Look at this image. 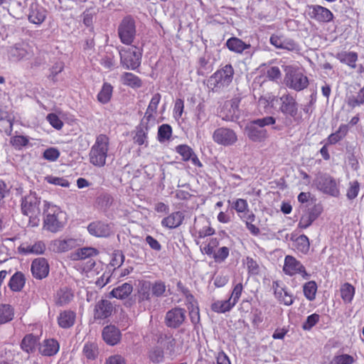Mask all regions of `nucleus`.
<instances>
[{"label":"nucleus","mask_w":364,"mask_h":364,"mask_svg":"<svg viewBox=\"0 0 364 364\" xmlns=\"http://www.w3.org/2000/svg\"><path fill=\"white\" fill-rule=\"evenodd\" d=\"M109 146V136L105 134H98L88 154L90 163L96 167H104L108 157Z\"/></svg>","instance_id":"f257e3e1"},{"label":"nucleus","mask_w":364,"mask_h":364,"mask_svg":"<svg viewBox=\"0 0 364 364\" xmlns=\"http://www.w3.org/2000/svg\"><path fill=\"white\" fill-rule=\"evenodd\" d=\"M234 69L231 64H227L217 70L208 79V86L213 91L228 86L234 77Z\"/></svg>","instance_id":"f03ea898"},{"label":"nucleus","mask_w":364,"mask_h":364,"mask_svg":"<svg viewBox=\"0 0 364 364\" xmlns=\"http://www.w3.org/2000/svg\"><path fill=\"white\" fill-rule=\"evenodd\" d=\"M119 53L120 64L123 68L135 70L140 67L142 51L137 46L122 47L119 49Z\"/></svg>","instance_id":"7ed1b4c3"},{"label":"nucleus","mask_w":364,"mask_h":364,"mask_svg":"<svg viewBox=\"0 0 364 364\" xmlns=\"http://www.w3.org/2000/svg\"><path fill=\"white\" fill-rule=\"evenodd\" d=\"M46 205L47 207V213L44 219V228L50 232H57L65 224V221L63 220L64 213L56 205L49 203Z\"/></svg>","instance_id":"20e7f679"},{"label":"nucleus","mask_w":364,"mask_h":364,"mask_svg":"<svg viewBox=\"0 0 364 364\" xmlns=\"http://www.w3.org/2000/svg\"><path fill=\"white\" fill-rule=\"evenodd\" d=\"M276 102L279 105V111L286 117L296 119L299 115V104L295 96L285 93L276 99Z\"/></svg>","instance_id":"39448f33"},{"label":"nucleus","mask_w":364,"mask_h":364,"mask_svg":"<svg viewBox=\"0 0 364 364\" xmlns=\"http://www.w3.org/2000/svg\"><path fill=\"white\" fill-rule=\"evenodd\" d=\"M285 84L286 85L294 90L297 92L306 89L309 84V79L298 68H290L285 75Z\"/></svg>","instance_id":"423d86ee"},{"label":"nucleus","mask_w":364,"mask_h":364,"mask_svg":"<svg viewBox=\"0 0 364 364\" xmlns=\"http://www.w3.org/2000/svg\"><path fill=\"white\" fill-rule=\"evenodd\" d=\"M117 33L123 44L131 46L136 33L134 20L131 16L124 17L118 26Z\"/></svg>","instance_id":"0eeeda50"},{"label":"nucleus","mask_w":364,"mask_h":364,"mask_svg":"<svg viewBox=\"0 0 364 364\" xmlns=\"http://www.w3.org/2000/svg\"><path fill=\"white\" fill-rule=\"evenodd\" d=\"M282 270L289 277L299 274L304 279H308L311 277L304 264L291 255L285 256Z\"/></svg>","instance_id":"6e6552de"},{"label":"nucleus","mask_w":364,"mask_h":364,"mask_svg":"<svg viewBox=\"0 0 364 364\" xmlns=\"http://www.w3.org/2000/svg\"><path fill=\"white\" fill-rule=\"evenodd\" d=\"M212 138L215 144L223 146H233L238 141L237 133L228 127L217 128L213 132Z\"/></svg>","instance_id":"1a4fd4ad"},{"label":"nucleus","mask_w":364,"mask_h":364,"mask_svg":"<svg viewBox=\"0 0 364 364\" xmlns=\"http://www.w3.org/2000/svg\"><path fill=\"white\" fill-rule=\"evenodd\" d=\"M317 188L322 193L332 197L338 198L341 195L339 184L329 175H323L318 178Z\"/></svg>","instance_id":"9d476101"},{"label":"nucleus","mask_w":364,"mask_h":364,"mask_svg":"<svg viewBox=\"0 0 364 364\" xmlns=\"http://www.w3.org/2000/svg\"><path fill=\"white\" fill-rule=\"evenodd\" d=\"M40 199L35 193H30L22 199L21 211L29 218L34 217L40 213Z\"/></svg>","instance_id":"9b49d317"},{"label":"nucleus","mask_w":364,"mask_h":364,"mask_svg":"<svg viewBox=\"0 0 364 364\" xmlns=\"http://www.w3.org/2000/svg\"><path fill=\"white\" fill-rule=\"evenodd\" d=\"M307 14L310 18L319 23H328L333 19V13L320 5H308Z\"/></svg>","instance_id":"f8f14e48"},{"label":"nucleus","mask_w":364,"mask_h":364,"mask_svg":"<svg viewBox=\"0 0 364 364\" xmlns=\"http://www.w3.org/2000/svg\"><path fill=\"white\" fill-rule=\"evenodd\" d=\"M193 231V235L195 237L197 245L200 244V240L212 236L215 232V229L211 226L210 222L205 218L195 221Z\"/></svg>","instance_id":"ddd939ff"},{"label":"nucleus","mask_w":364,"mask_h":364,"mask_svg":"<svg viewBox=\"0 0 364 364\" xmlns=\"http://www.w3.org/2000/svg\"><path fill=\"white\" fill-rule=\"evenodd\" d=\"M272 288L276 299L280 304L290 306L294 303L293 295L287 290V288L281 281H274Z\"/></svg>","instance_id":"4468645a"},{"label":"nucleus","mask_w":364,"mask_h":364,"mask_svg":"<svg viewBox=\"0 0 364 364\" xmlns=\"http://www.w3.org/2000/svg\"><path fill=\"white\" fill-rule=\"evenodd\" d=\"M33 277L36 279H43L48 277L50 267L47 259L38 257L33 260L31 266Z\"/></svg>","instance_id":"2eb2a0df"},{"label":"nucleus","mask_w":364,"mask_h":364,"mask_svg":"<svg viewBox=\"0 0 364 364\" xmlns=\"http://www.w3.org/2000/svg\"><path fill=\"white\" fill-rule=\"evenodd\" d=\"M186 311L181 308H174L168 311L165 317V323L168 327L178 328L185 320Z\"/></svg>","instance_id":"dca6fc26"},{"label":"nucleus","mask_w":364,"mask_h":364,"mask_svg":"<svg viewBox=\"0 0 364 364\" xmlns=\"http://www.w3.org/2000/svg\"><path fill=\"white\" fill-rule=\"evenodd\" d=\"M113 311L112 304L107 299L98 301L94 308L95 320H103L109 317Z\"/></svg>","instance_id":"f3484780"},{"label":"nucleus","mask_w":364,"mask_h":364,"mask_svg":"<svg viewBox=\"0 0 364 364\" xmlns=\"http://www.w3.org/2000/svg\"><path fill=\"white\" fill-rule=\"evenodd\" d=\"M89 233L98 237H108L112 230L109 224L102 221H94L87 226Z\"/></svg>","instance_id":"a211bd4d"},{"label":"nucleus","mask_w":364,"mask_h":364,"mask_svg":"<svg viewBox=\"0 0 364 364\" xmlns=\"http://www.w3.org/2000/svg\"><path fill=\"white\" fill-rule=\"evenodd\" d=\"M102 338L105 342L109 346H114L117 344L122 337V334L118 328L115 326L109 325L103 328Z\"/></svg>","instance_id":"6ab92c4d"},{"label":"nucleus","mask_w":364,"mask_h":364,"mask_svg":"<svg viewBox=\"0 0 364 364\" xmlns=\"http://www.w3.org/2000/svg\"><path fill=\"white\" fill-rule=\"evenodd\" d=\"M46 245L43 241H37L33 245L23 242L18 247V252L23 255H42L46 251Z\"/></svg>","instance_id":"aec40b11"},{"label":"nucleus","mask_w":364,"mask_h":364,"mask_svg":"<svg viewBox=\"0 0 364 364\" xmlns=\"http://www.w3.org/2000/svg\"><path fill=\"white\" fill-rule=\"evenodd\" d=\"M60 344L54 338L46 339L39 348L40 353L43 356H53L59 351Z\"/></svg>","instance_id":"412c9836"},{"label":"nucleus","mask_w":364,"mask_h":364,"mask_svg":"<svg viewBox=\"0 0 364 364\" xmlns=\"http://www.w3.org/2000/svg\"><path fill=\"white\" fill-rule=\"evenodd\" d=\"M184 220V215L182 212L176 211L169 214L163 218L161 225L169 229H174L179 227Z\"/></svg>","instance_id":"4be33fe9"},{"label":"nucleus","mask_w":364,"mask_h":364,"mask_svg":"<svg viewBox=\"0 0 364 364\" xmlns=\"http://www.w3.org/2000/svg\"><path fill=\"white\" fill-rule=\"evenodd\" d=\"M26 281L25 274L22 272L17 271L11 277L8 287L11 291L19 292L24 288Z\"/></svg>","instance_id":"5701e85b"},{"label":"nucleus","mask_w":364,"mask_h":364,"mask_svg":"<svg viewBox=\"0 0 364 364\" xmlns=\"http://www.w3.org/2000/svg\"><path fill=\"white\" fill-rule=\"evenodd\" d=\"M53 250L56 252H65L72 250L76 245V240L73 238L57 239L51 242Z\"/></svg>","instance_id":"b1692460"},{"label":"nucleus","mask_w":364,"mask_h":364,"mask_svg":"<svg viewBox=\"0 0 364 364\" xmlns=\"http://www.w3.org/2000/svg\"><path fill=\"white\" fill-rule=\"evenodd\" d=\"M121 82L127 87L133 89L140 88L142 85L141 79L135 74L129 72H124L120 76Z\"/></svg>","instance_id":"393cba45"},{"label":"nucleus","mask_w":364,"mask_h":364,"mask_svg":"<svg viewBox=\"0 0 364 364\" xmlns=\"http://www.w3.org/2000/svg\"><path fill=\"white\" fill-rule=\"evenodd\" d=\"M76 318V314L70 310H65L60 313L58 317V323L63 328L73 326Z\"/></svg>","instance_id":"a878e982"},{"label":"nucleus","mask_w":364,"mask_h":364,"mask_svg":"<svg viewBox=\"0 0 364 364\" xmlns=\"http://www.w3.org/2000/svg\"><path fill=\"white\" fill-rule=\"evenodd\" d=\"M225 46L230 51L236 53H242L243 51L250 48V44H247L237 37H231L228 39Z\"/></svg>","instance_id":"bb28decb"},{"label":"nucleus","mask_w":364,"mask_h":364,"mask_svg":"<svg viewBox=\"0 0 364 364\" xmlns=\"http://www.w3.org/2000/svg\"><path fill=\"white\" fill-rule=\"evenodd\" d=\"M148 126L139 125L136 127L133 136L134 142L139 146H148Z\"/></svg>","instance_id":"cd10ccee"},{"label":"nucleus","mask_w":364,"mask_h":364,"mask_svg":"<svg viewBox=\"0 0 364 364\" xmlns=\"http://www.w3.org/2000/svg\"><path fill=\"white\" fill-rule=\"evenodd\" d=\"M151 282L146 280L139 282L137 296L139 301H150L151 296Z\"/></svg>","instance_id":"c85d7f7f"},{"label":"nucleus","mask_w":364,"mask_h":364,"mask_svg":"<svg viewBox=\"0 0 364 364\" xmlns=\"http://www.w3.org/2000/svg\"><path fill=\"white\" fill-rule=\"evenodd\" d=\"M161 99V95L159 93H156L151 97L144 114V118L147 122L154 118L155 114L157 112L158 106L160 103Z\"/></svg>","instance_id":"c756f323"},{"label":"nucleus","mask_w":364,"mask_h":364,"mask_svg":"<svg viewBox=\"0 0 364 364\" xmlns=\"http://www.w3.org/2000/svg\"><path fill=\"white\" fill-rule=\"evenodd\" d=\"M38 340V338L33 333L27 334L21 341V348L23 351L28 353H33L36 348Z\"/></svg>","instance_id":"7c9ffc66"},{"label":"nucleus","mask_w":364,"mask_h":364,"mask_svg":"<svg viewBox=\"0 0 364 364\" xmlns=\"http://www.w3.org/2000/svg\"><path fill=\"white\" fill-rule=\"evenodd\" d=\"M133 287L129 283H124L122 285L114 288L111 292L110 295L112 297L124 299L127 298L132 292Z\"/></svg>","instance_id":"2f4dec72"},{"label":"nucleus","mask_w":364,"mask_h":364,"mask_svg":"<svg viewBox=\"0 0 364 364\" xmlns=\"http://www.w3.org/2000/svg\"><path fill=\"white\" fill-rule=\"evenodd\" d=\"M236 304L229 298L227 300H218L214 301L210 309L213 311L218 314H224L230 311Z\"/></svg>","instance_id":"473e14b6"},{"label":"nucleus","mask_w":364,"mask_h":364,"mask_svg":"<svg viewBox=\"0 0 364 364\" xmlns=\"http://www.w3.org/2000/svg\"><path fill=\"white\" fill-rule=\"evenodd\" d=\"M340 294L345 304H350L355 294V288L351 284L345 282L340 287Z\"/></svg>","instance_id":"72a5a7b5"},{"label":"nucleus","mask_w":364,"mask_h":364,"mask_svg":"<svg viewBox=\"0 0 364 364\" xmlns=\"http://www.w3.org/2000/svg\"><path fill=\"white\" fill-rule=\"evenodd\" d=\"M113 89V86L109 82H104L97 95L98 102L103 105L107 104L112 97Z\"/></svg>","instance_id":"f704fd0d"},{"label":"nucleus","mask_w":364,"mask_h":364,"mask_svg":"<svg viewBox=\"0 0 364 364\" xmlns=\"http://www.w3.org/2000/svg\"><path fill=\"white\" fill-rule=\"evenodd\" d=\"M219 245L220 239L217 237H211L203 242L200 245V249L203 254L210 257L216 250L215 249L219 246Z\"/></svg>","instance_id":"c9c22d12"},{"label":"nucleus","mask_w":364,"mask_h":364,"mask_svg":"<svg viewBox=\"0 0 364 364\" xmlns=\"http://www.w3.org/2000/svg\"><path fill=\"white\" fill-rule=\"evenodd\" d=\"M302 289L304 295L308 301L315 300L318 291V285L315 281L312 280L304 283Z\"/></svg>","instance_id":"e433bc0d"},{"label":"nucleus","mask_w":364,"mask_h":364,"mask_svg":"<svg viewBox=\"0 0 364 364\" xmlns=\"http://www.w3.org/2000/svg\"><path fill=\"white\" fill-rule=\"evenodd\" d=\"M255 215L253 213H247V215H241L240 218L245 223L247 229L253 235H258L260 232L259 228L253 223L255 221Z\"/></svg>","instance_id":"4c0bfd02"},{"label":"nucleus","mask_w":364,"mask_h":364,"mask_svg":"<svg viewBox=\"0 0 364 364\" xmlns=\"http://www.w3.org/2000/svg\"><path fill=\"white\" fill-rule=\"evenodd\" d=\"M243 263L245 265L247 274L250 276H256L259 274L261 272V267L256 259L250 256H247L244 259Z\"/></svg>","instance_id":"58836bf2"},{"label":"nucleus","mask_w":364,"mask_h":364,"mask_svg":"<svg viewBox=\"0 0 364 364\" xmlns=\"http://www.w3.org/2000/svg\"><path fill=\"white\" fill-rule=\"evenodd\" d=\"M14 317V309L9 304H0V324L6 323Z\"/></svg>","instance_id":"ea45409f"},{"label":"nucleus","mask_w":364,"mask_h":364,"mask_svg":"<svg viewBox=\"0 0 364 364\" xmlns=\"http://www.w3.org/2000/svg\"><path fill=\"white\" fill-rule=\"evenodd\" d=\"M337 58L341 63L348 65L352 68H355L358 54L355 52H344L338 53Z\"/></svg>","instance_id":"a19ab883"},{"label":"nucleus","mask_w":364,"mask_h":364,"mask_svg":"<svg viewBox=\"0 0 364 364\" xmlns=\"http://www.w3.org/2000/svg\"><path fill=\"white\" fill-rule=\"evenodd\" d=\"M173 129L170 124H163L158 128L157 140L160 143L169 141L172 136Z\"/></svg>","instance_id":"79ce46f5"},{"label":"nucleus","mask_w":364,"mask_h":364,"mask_svg":"<svg viewBox=\"0 0 364 364\" xmlns=\"http://www.w3.org/2000/svg\"><path fill=\"white\" fill-rule=\"evenodd\" d=\"M248 138L255 142L264 141L267 137V132L264 129L250 127L247 132Z\"/></svg>","instance_id":"37998d69"},{"label":"nucleus","mask_w":364,"mask_h":364,"mask_svg":"<svg viewBox=\"0 0 364 364\" xmlns=\"http://www.w3.org/2000/svg\"><path fill=\"white\" fill-rule=\"evenodd\" d=\"M82 353L87 360H95L98 355V347L94 342H87L82 349Z\"/></svg>","instance_id":"c03bdc74"},{"label":"nucleus","mask_w":364,"mask_h":364,"mask_svg":"<svg viewBox=\"0 0 364 364\" xmlns=\"http://www.w3.org/2000/svg\"><path fill=\"white\" fill-rule=\"evenodd\" d=\"M73 298V294L70 289H61L57 293L56 304L63 306L70 303Z\"/></svg>","instance_id":"a18cd8bd"},{"label":"nucleus","mask_w":364,"mask_h":364,"mask_svg":"<svg viewBox=\"0 0 364 364\" xmlns=\"http://www.w3.org/2000/svg\"><path fill=\"white\" fill-rule=\"evenodd\" d=\"M295 247L303 254L308 253L310 249V242L308 237L305 235H299L295 240Z\"/></svg>","instance_id":"49530a36"},{"label":"nucleus","mask_w":364,"mask_h":364,"mask_svg":"<svg viewBox=\"0 0 364 364\" xmlns=\"http://www.w3.org/2000/svg\"><path fill=\"white\" fill-rule=\"evenodd\" d=\"M232 208L235 210L237 213L240 215H247V213H252L249 210V205L247 200L243 198H237L232 203Z\"/></svg>","instance_id":"de8ad7c7"},{"label":"nucleus","mask_w":364,"mask_h":364,"mask_svg":"<svg viewBox=\"0 0 364 364\" xmlns=\"http://www.w3.org/2000/svg\"><path fill=\"white\" fill-rule=\"evenodd\" d=\"M46 18V11L38 9L32 10L28 16L29 21L37 25L41 24Z\"/></svg>","instance_id":"09e8293b"},{"label":"nucleus","mask_w":364,"mask_h":364,"mask_svg":"<svg viewBox=\"0 0 364 364\" xmlns=\"http://www.w3.org/2000/svg\"><path fill=\"white\" fill-rule=\"evenodd\" d=\"M230 255V248L221 247L216 250L210 256L216 263L224 262Z\"/></svg>","instance_id":"8fccbe9b"},{"label":"nucleus","mask_w":364,"mask_h":364,"mask_svg":"<svg viewBox=\"0 0 364 364\" xmlns=\"http://www.w3.org/2000/svg\"><path fill=\"white\" fill-rule=\"evenodd\" d=\"M175 150L182 157L185 162L190 161L191 156L194 153L193 149L187 144H179L176 146Z\"/></svg>","instance_id":"3c124183"},{"label":"nucleus","mask_w":364,"mask_h":364,"mask_svg":"<svg viewBox=\"0 0 364 364\" xmlns=\"http://www.w3.org/2000/svg\"><path fill=\"white\" fill-rule=\"evenodd\" d=\"M28 143V138L23 135H16L10 139V144L16 150L22 149V148L26 146Z\"/></svg>","instance_id":"603ef678"},{"label":"nucleus","mask_w":364,"mask_h":364,"mask_svg":"<svg viewBox=\"0 0 364 364\" xmlns=\"http://www.w3.org/2000/svg\"><path fill=\"white\" fill-rule=\"evenodd\" d=\"M360 183L357 180L349 182L346 190V197L348 200H352L356 198L360 192Z\"/></svg>","instance_id":"864d4df0"},{"label":"nucleus","mask_w":364,"mask_h":364,"mask_svg":"<svg viewBox=\"0 0 364 364\" xmlns=\"http://www.w3.org/2000/svg\"><path fill=\"white\" fill-rule=\"evenodd\" d=\"M166 289L165 282L161 280H157L153 284L151 283V296L154 297L162 296Z\"/></svg>","instance_id":"5fc2aeb1"},{"label":"nucleus","mask_w":364,"mask_h":364,"mask_svg":"<svg viewBox=\"0 0 364 364\" xmlns=\"http://www.w3.org/2000/svg\"><path fill=\"white\" fill-rule=\"evenodd\" d=\"M149 360L154 363H159L164 360V353L161 348L154 347L149 352Z\"/></svg>","instance_id":"6e6d98bb"},{"label":"nucleus","mask_w":364,"mask_h":364,"mask_svg":"<svg viewBox=\"0 0 364 364\" xmlns=\"http://www.w3.org/2000/svg\"><path fill=\"white\" fill-rule=\"evenodd\" d=\"M99 251L93 247H82L78 249L76 252V257L80 259H85L86 258H89L93 256L97 255Z\"/></svg>","instance_id":"4d7b16f0"},{"label":"nucleus","mask_w":364,"mask_h":364,"mask_svg":"<svg viewBox=\"0 0 364 364\" xmlns=\"http://www.w3.org/2000/svg\"><path fill=\"white\" fill-rule=\"evenodd\" d=\"M100 65L104 67L105 69L109 70H112L115 65V56L113 53H107L105 55L102 56L100 60Z\"/></svg>","instance_id":"13d9d810"},{"label":"nucleus","mask_w":364,"mask_h":364,"mask_svg":"<svg viewBox=\"0 0 364 364\" xmlns=\"http://www.w3.org/2000/svg\"><path fill=\"white\" fill-rule=\"evenodd\" d=\"M242 291H243L242 279H241L240 282H239L238 283H236V284H235V282H233V287H232V290L230 299L236 304L239 301Z\"/></svg>","instance_id":"bf43d9fd"},{"label":"nucleus","mask_w":364,"mask_h":364,"mask_svg":"<svg viewBox=\"0 0 364 364\" xmlns=\"http://www.w3.org/2000/svg\"><path fill=\"white\" fill-rule=\"evenodd\" d=\"M319 320L320 316L318 314H312L307 316L306 321L302 324V328L305 331H310L318 323Z\"/></svg>","instance_id":"052dcab7"},{"label":"nucleus","mask_w":364,"mask_h":364,"mask_svg":"<svg viewBox=\"0 0 364 364\" xmlns=\"http://www.w3.org/2000/svg\"><path fill=\"white\" fill-rule=\"evenodd\" d=\"M363 104H364V87L358 91L355 97L349 98L348 100V105L353 108Z\"/></svg>","instance_id":"680f3d73"},{"label":"nucleus","mask_w":364,"mask_h":364,"mask_svg":"<svg viewBox=\"0 0 364 364\" xmlns=\"http://www.w3.org/2000/svg\"><path fill=\"white\" fill-rule=\"evenodd\" d=\"M114 202L113 197L109 193H102L97 198V203L102 208H108Z\"/></svg>","instance_id":"e2e57ef3"},{"label":"nucleus","mask_w":364,"mask_h":364,"mask_svg":"<svg viewBox=\"0 0 364 364\" xmlns=\"http://www.w3.org/2000/svg\"><path fill=\"white\" fill-rule=\"evenodd\" d=\"M43 156L49 161H55L60 156V151L57 148L50 147L44 151Z\"/></svg>","instance_id":"0e129e2a"},{"label":"nucleus","mask_w":364,"mask_h":364,"mask_svg":"<svg viewBox=\"0 0 364 364\" xmlns=\"http://www.w3.org/2000/svg\"><path fill=\"white\" fill-rule=\"evenodd\" d=\"M48 122L55 129L60 130L63 127V122L56 114L50 113L46 117Z\"/></svg>","instance_id":"69168bd1"},{"label":"nucleus","mask_w":364,"mask_h":364,"mask_svg":"<svg viewBox=\"0 0 364 364\" xmlns=\"http://www.w3.org/2000/svg\"><path fill=\"white\" fill-rule=\"evenodd\" d=\"M124 260V256L121 251L117 250L112 253L110 264L112 267H120Z\"/></svg>","instance_id":"338daca9"},{"label":"nucleus","mask_w":364,"mask_h":364,"mask_svg":"<svg viewBox=\"0 0 364 364\" xmlns=\"http://www.w3.org/2000/svg\"><path fill=\"white\" fill-rule=\"evenodd\" d=\"M353 357L348 354L335 356L332 361V364H353Z\"/></svg>","instance_id":"774afa93"}]
</instances>
